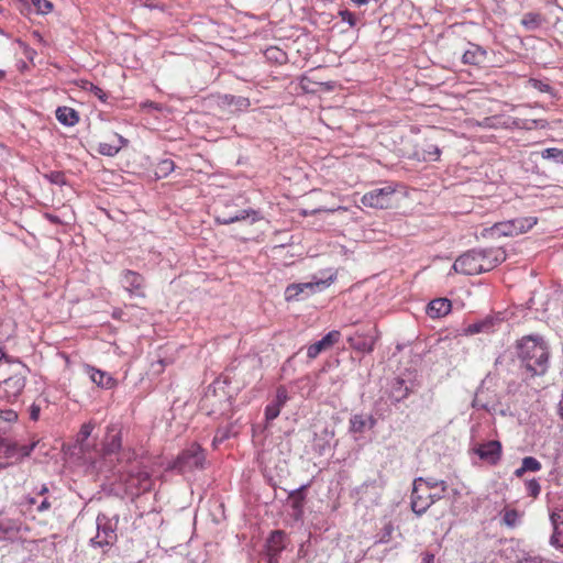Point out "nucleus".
I'll return each mask as SVG.
<instances>
[{
	"label": "nucleus",
	"instance_id": "obj_57",
	"mask_svg": "<svg viewBox=\"0 0 563 563\" xmlns=\"http://www.w3.org/2000/svg\"><path fill=\"white\" fill-rule=\"evenodd\" d=\"M443 493H434V494H431V499H432V504L435 503L437 500L441 499L442 498V495Z\"/></svg>",
	"mask_w": 563,
	"mask_h": 563
},
{
	"label": "nucleus",
	"instance_id": "obj_59",
	"mask_svg": "<svg viewBox=\"0 0 563 563\" xmlns=\"http://www.w3.org/2000/svg\"><path fill=\"white\" fill-rule=\"evenodd\" d=\"M350 1L358 7H362V5L367 4L369 0H350Z\"/></svg>",
	"mask_w": 563,
	"mask_h": 563
},
{
	"label": "nucleus",
	"instance_id": "obj_16",
	"mask_svg": "<svg viewBox=\"0 0 563 563\" xmlns=\"http://www.w3.org/2000/svg\"><path fill=\"white\" fill-rule=\"evenodd\" d=\"M122 446L121 429L117 424L107 428V434L103 442V455L111 456L117 454Z\"/></svg>",
	"mask_w": 563,
	"mask_h": 563
},
{
	"label": "nucleus",
	"instance_id": "obj_37",
	"mask_svg": "<svg viewBox=\"0 0 563 563\" xmlns=\"http://www.w3.org/2000/svg\"><path fill=\"white\" fill-rule=\"evenodd\" d=\"M529 85L540 92H547L552 96L554 95L553 88L545 81L532 78L529 80Z\"/></svg>",
	"mask_w": 563,
	"mask_h": 563
},
{
	"label": "nucleus",
	"instance_id": "obj_22",
	"mask_svg": "<svg viewBox=\"0 0 563 563\" xmlns=\"http://www.w3.org/2000/svg\"><path fill=\"white\" fill-rule=\"evenodd\" d=\"M451 311V301L446 298H438L432 300L427 307V313L431 318H440Z\"/></svg>",
	"mask_w": 563,
	"mask_h": 563
},
{
	"label": "nucleus",
	"instance_id": "obj_45",
	"mask_svg": "<svg viewBox=\"0 0 563 563\" xmlns=\"http://www.w3.org/2000/svg\"><path fill=\"white\" fill-rule=\"evenodd\" d=\"M339 15L341 16V20L343 22H346L350 26H355L356 25V16L351 11H349V10H341L339 12Z\"/></svg>",
	"mask_w": 563,
	"mask_h": 563
},
{
	"label": "nucleus",
	"instance_id": "obj_3",
	"mask_svg": "<svg viewBox=\"0 0 563 563\" xmlns=\"http://www.w3.org/2000/svg\"><path fill=\"white\" fill-rule=\"evenodd\" d=\"M205 461L206 456L201 446L192 443L178 455L170 467L184 474L202 468Z\"/></svg>",
	"mask_w": 563,
	"mask_h": 563
},
{
	"label": "nucleus",
	"instance_id": "obj_55",
	"mask_svg": "<svg viewBox=\"0 0 563 563\" xmlns=\"http://www.w3.org/2000/svg\"><path fill=\"white\" fill-rule=\"evenodd\" d=\"M5 415L7 421H15L18 419V415L14 411H8Z\"/></svg>",
	"mask_w": 563,
	"mask_h": 563
},
{
	"label": "nucleus",
	"instance_id": "obj_39",
	"mask_svg": "<svg viewBox=\"0 0 563 563\" xmlns=\"http://www.w3.org/2000/svg\"><path fill=\"white\" fill-rule=\"evenodd\" d=\"M288 400V393L284 386H279L276 390L275 399L272 401L274 405L283 408Z\"/></svg>",
	"mask_w": 563,
	"mask_h": 563
},
{
	"label": "nucleus",
	"instance_id": "obj_2",
	"mask_svg": "<svg viewBox=\"0 0 563 563\" xmlns=\"http://www.w3.org/2000/svg\"><path fill=\"white\" fill-rule=\"evenodd\" d=\"M537 218L523 217L508 221L497 222L483 230L485 238L516 236L532 229L537 224Z\"/></svg>",
	"mask_w": 563,
	"mask_h": 563
},
{
	"label": "nucleus",
	"instance_id": "obj_52",
	"mask_svg": "<svg viewBox=\"0 0 563 563\" xmlns=\"http://www.w3.org/2000/svg\"><path fill=\"white\" fill-rule=\"evenodd\" d=\"M217 221L221 224H231V223H234L235 221L233 220V216L232 217H218L217 218Z\"/></svg>",
	"mask_w": 563,
	"mask_h": 563
},
{
	"label": "nucleus",
	"instance_id": "obj_41",
	"mask_svg": "<svg viewBox=\"0 0 563 563\" xmlns=\"http://www.w3.org/2000/svg\"><path fill=\"white\" fill-rule=\"evenodd\" d=\"M93 428L91 422L84 423L78 432L77 441L84 443L91 435Z\"/></svg>",
	"mask_w": 563,
	"mask_h": 563
},
{
	"label": "nucleus",
	"instance_id": "obj_18",
	"mask_svg": "<svg viewBox=\"0 0 563 563\" xmlns=\"http://www.w3.org/2000/svg\"><path fill=\"white\" fill-rule=\"evenodd\" d=\"M340 339L339 331H330L321 340L311 344L307 350V356L309 358H316L322 351L335 344Z\"/></svg>",
	"mask_w": 563,
	"mask_h": 563
},
{
	"label": "nucleus",
	"instance_id": "obj_25",
	"mask_svg": "<svg viewBox=\"0 0 563 563\" xmlns=\"http://www.w3.org/2000/svg\"><path fill=\"white\" fill-rule=\"evenodd\" d=\"M411 393V388L407 385V383L402 378H395L390 384V397L399 402L408 397Z\"/></svg>",
	"mask_w": 563,
	"mask_h": 563
},
{
	"label": "nucleus",
	"instance_id": "obj_33",
	"mask_svg": "<svg viewBox=\"0 0 563 563\" xmlns=\"http://www.w3.org/2000/svg\"><path fill=\"white\" fill-rule=\"evenodd\" d=\"M261 219L258 211L255 210H240L233 216V220L235 222L238 221H244L250 220L251 223H254Z\"/></svg>",
	"mask_w": 563,
	"mask_h": 563
},
{
	"label": "nucleus",
	"instance_id": "obj_7",
	"mask_svg": "<svg viewBox=\"0 0 563 563\" xmlns=\"http://www.w3.org/2000/svg\"><path fill=\"white\" fill-rule=\"evenodd\" d=\"M396 189L391 185L375 188L363 195L361 202L371 208H389L393 205Z\"/></svg>",
	"mask_w": 563,
	"mask_h": 563
},
{
	"label": "nucleus",
	"instance_id": "obj_9",
	"mask_svg": "<svg viewBox=\"0 0 563 563\" xmlns=\"http://www.w3.org/2000/svg\"><path fill=\"white\" fill-rule=\"evenodd\" d=\"M453 269L464 275L482 274L483 264H479V249L460 255L453 264Z\"/></svg>",
	"mask_w": 563,
	"mask_h": 563
},
{
	"label": "nucleus",
	"instance_id": "obj_60",
	"mask_svg": "<svg viewBox=\"0 0 563 563\" xmlns=\"http://www.w3.org/2000/svg\"><path fill=\"white\" fill-rule=\"evenodd\" d=\"M277 555L278 554H275L274 552H268L269 563H276L277 562Z\"/></svg>",
	"mask_w": 563,
	"mask_h": 563
},
{
	"label": "nucleus",
	"instance_id": "obj_30",
	"mask_svg": "<svg viewBox=\"0 0 563 563\" xmlns=\"http://www.w3.org/2000/svg\"><path fill=\"white\" fill-rule=\"evenodd\" d=\"M521 514L517 509H508L505 508L503 510V523L507 527L514 528L516 527L520 521Z\"/></svg>",
	"mask_w": 563,
	"mask_h": 563
},
{
	"label": "nucleus",
	"instance_id": "obj_4",
	"mask_svg": "<svg viewBox=\"0 0 563 563\" xmlns=\"http://www.w3.org/2000/svg\"><path fill=\"white\" fill-rule=\"evenodd\" d=\"M332 282L333 277L331 276L328 279H316L307 283L291 284L287 286L285 290V299L287 301L303 300L308 296L325 289Z\"/></svg>",
	"mask_w": 563,
	"mask_h": 563
},
{
	"label": "nucleus",
	"instance_id": "obj_61",
	"mask_svg": "<svg viewBox=\"0 0 563 563\" xmlns=\"http://www.w3.org/2000/svg\"><path fill=\"white\" fill-rule=\"evenodd\" d=\"M519 563H543V562L537 558H533V559L525 560L523 562H519Z\"/></svg>",
	"mask_w": 563,
	"mask_h": 563
},
{
	"label": "nucleus",
	"instance_id": "obj_54",
	"mask_svg": "<svg viewBox=\"0 0 563 563\" xmlns=\"http://www.w3.org/2000/svg\"><path fill=\"white\" fill-rule=\"evenodd\" d=\"M236 106H239V107H241V108H242V107L246 108V107H249V106H250V101H249V99H246V98L239 97V98L236 99Z\"/></svg>",
	"mask_w": 563,
	"mask_h": 563
},
{
	"label": "nucleus",
	"instance_id": "obj_8",
	"mask_svg": "<svg viewBox=\"0 0 563 563\" xmlns=\"http://www.w3.org/2000/svg\"><path fill=\"white\" fill-rule=\"evenodd\" d=\"M120 284L131 298H144L146 283L145 278L137 272L124 269L120 274Z\"/></svg>",
	"mask_w": 563,
	"mask_h": 563
},
{
	"label": "nucleus",
	"instance_id": "obj_11",
	"mask_svg": "<svg viewBox=\"0 0 563 563\" xmlns=\"http://www.w3.org/2000/svg\"><path fill=\"white\" fill-rule=\"evenodd\" d=\"M376 340L377 331L375 328L369 329L366 333L355 332L347 339L350 346L362 353H371Z\"/></svg>",
	"mask_w": 563,
	"mask_h": 563
},
{
	"label": "nucleus",
	"instance_id": "obj_28",
	"mask_svg": "<svg viewBox=\"0 0 563 563\" xmlns=\"http://www.w3.org/2000/svg\"><path fill=\"white\" fill-rule=\"evenodd\" d=\"M38 441H33L29 445H19V444H12L8 446L7 454L11 457L16 456L18 459L26 457L29 456L35 446L37 445Z\"/></svg>",
	"mask_w": 563,
	"mask_h": 563
},
{
	"label": "nucleus",
	"instance_id": "obj_6",
	"mask_svg": "<svg viewBox=\"0 0 563 563\" xmlns=\"http://www.w3.org/2000/svg\"><path fill=\"white\" fill-rule=\"evenodd\" d=\"M97 534L90 540L93 547L106 548L115 543L117 536V521L112 522L106 515H98L97 517Z\"/></svg>",
	"mask_w": 563,
	"mask_h": 563
},
{
	"label": "nucleus",
	"instance_id": "obj_44",
	"mask_svg": "<svg viewBox=\"0 0 563 563\" xmlns=\"http://www.w3.org/2000/svg\"><path fill=\"white\" fill-rule=\"evenodd\" d=\"M440 148L437 145H429L426 154L423 155L424 161H437L440 156Z\"/></svg>",
	"mask_w": 563,
	"mask_h": 563
},
{
	"label": "nucleus",
	"instance_id": "obj_53",
	"mask_svg": "<svg viewBox=\"0 0 563 563\" xmlns=\"http://www.w3.org/2000/svg\"><path fill=\"white\" fill-rule=\"evenodd\" d=\"M45 218H46L49 222H52V223H55V224H59V223H62V221L59 220V218H58L57 216H55V214L46 213V214H45Z\"/></svg>",
	"mask_w": 563,
	"mask_h": 563
},
{
	"label": "nucleus",
	"instance_id": "obj_36",
	"mask_svg": "<svg viewBox=\"0 0 563 563\" xmlns=\"http://www.w3.org/2000/svg\"><path fill=\"white\" fill-rule=\"evenodd\" d=\"M175 168V164L172 159H163L158 163L156 174L158 177H166L168 176Z\"/></svg>",
	"mask_w": 563,
	"mask_h": 563
},
{
	"label": "nucleus",
	"instance_id": "obj_15",
	"mask_svg": "<svg viewBox=\"0 0 563 563\" xmlns=\"http://www.w3.org/2000/svg\"><path fill=\"white\" fill-rule=\"evenodd\" d=\"M501 322L503 318L499 314L487 316L482 320L468 324L465 332L467 334L490 333L494 332Z\"/></svg>",
	"mask_w": 563,
	"mask_h": 563
},
{
	"label": "nucleus",
	"instance_id": "obj_47",
	"mask_svg": "<svg viewBox=\"0 0 563 563\" xmlns=\"http://www.w3.org/2000/svg\"><path fill=\"white\" fill-rule=\"evenodd\" d=\"M230 437V431L225 428L219 429L216 433L213 442H223Z\"/></svg>",
	"mask_w": 563,
	"mask_h": 563
},
{
	"label": "nucleus",
	"instance_id": "obj_56",
	"mask_svg": "<svg viewBox=\"0 0 563 563\" xmlns=\"http://www.w3.org/2000/svg\"><path fill=\"white\" fill-rule=\"evenodd\" d=\"M48 492H49V489H48L47 485L43 484L41 486L40 490L37 492V495L38 496H45V495L48 494Z\"/></svg>",
	"mask_w": 563,
	"mask_h": 563
},
{
	"label": "nucleus",
	"instance_id": "obj_32",
	"mask_svg": "<svg viewBox=\"0 0 563 563\" xmlns=\"http://www.w3.org/2000/svg\"><path fill=\"white\" fill-rule=\"evenodd\" d=\"M290 503L294 509V516L296 518L300 517L302 514L303 498L299 489L290 494Z\"/></svg>",
	"mask_w": 563,
	"mask_h": 563
},
{
	"label": "nucleus",
	"instance_id": "obj_50",
	"mask_svg": "<svg viewBox=\"0 0 563 563\" xmlns=\"http://www.w3.org/2000/svg\"><path fill=\"white\" fill-rule=\"evenodd\" d=\"M267 56L268 58H275L276 60L279 59V56L280 57H285L284 53H282L279 49L277 48H271L267 51Z\"/></svg>",
	"mask_w": 563,
	"mask_h": 563
},
{
	"label": "nucleus",
	"instance_id": "obj_20",
	"mask_svg": "<svg viewBox=\"0 0 563 563\" xmlns=\"http://www.w3.org/2000/svg\"><path fill=\"white\" fill-rule=\"evenodd\" d=\"M3 387L9 398H15L25 387V377L21 374H14L3 380Z\"/></svg>",
	"mask_w": 563,
	"mask_h": 563
},
{
	"label": "nucleus",
	"instance_id": "obj_27",
	"mask_svg": "<svg viewBox=\"0 0 563 563\" xmlns=\"http://www.w3.org/2000/svg\"><path fill=\"white\" fill-rule=\"evenodd\" d=\"M285 540L286 534L283 531H273L267 539V552L278 554L285 548Z\"/></svg>",
	"mask_w": 563,
	"mask_h": 563
},
{
	"label": "nucleus",
	"instance_id": "obj_1",
	"mask_svg": "<svg viewBox=\"0 0 563 563\" xmlns=\"http://www.w3.org/2000/svg\"><path fill=\"white\" fill-rule=\"evenodd\" d=\"M517 355L527 372L543 375L549 367V347L539 335H526L517 342Z\"/></svg>",
	"mask_w": 563,
	"mask_h": 563
},
{
	"label": "nucleus",
	"instance_id": "obj_26",
	"mask_svg": "<svg viewBox=\"0 0 563 563\" xmlns=\"http://www.w3.org/2000/svg\"><path fill=\"white\" fill-rule=\"evenodd\" d=\"M114 137L117 139V142H113V143L100 142L99 143L98 152L101 155H104V156L117 155L126 142L121 135L115 134Z\"/></svg>",
	"mask_w": 563,
	"mask_h": 563
},
{
	"label": "nucleus",
	"instance_id": "obj_24",
	"mask_svg": "<svg viewBox=\"0 0 563 563\" xmlns=\"http://www.w3.org/2000/svg\"><path fill=\"white\" fill-rule=\"evenodd\" d=\"M21 529V521L0 516V534L4 538L11 539L15 537Z\"/></svg>",
	"mask_w": 563,
	"mask_h": 563
},
{
	"label": "nucleus",
	"instance_id": "obj_42",
	"mask_svg": "<svg viewBox=\"0 0 563 563\" xmlns=\"http://www.w3.org/2000/svg\"><path fill=\"white\" fill-rule=\"evenodd\" d=\"M526 490L529 496L537 498L541 492L540 483L534 478L527 481L526 482Z\"/></svg>",
	"mask_w": 563,
	"mask_h": 563
},
{
	"label": "nucleus",
	"instance_id": "obj_35",
	"mask_svg": "<svg viewBox=\"0 0 563 563\" xmlns=\"http://www.w3.org/2000/svg\"><path fill=\"white\" fill-rule=\"evenodd\" d=\"M541 155L545 159H552L555 163L563 164V150L550 147V148L543 150Z\"/></svg>",
	"mask_w": 563,
	"mask_h": 563
},
{
	"label": "nucleus",
	"instance_id": "obj_63",
	"mask_svg": "<svg viewBox=\"0 0 563 563\" xmlns=\"http://www.w3.org/2000/svg\"><path fill=\"white\" fill-rule=\"evenodd\" d=\"M59 178H62V175H60V174H56V175H54V177L52 178V180H53L54 183H58V181H59Z\"/></svg>",
	"mask_w": 563,
	"mask_h": 563
},
{
	"label": "nucleus",
	"instance_id": "obj_38",
	"mask_svg": "<svg viewBox=\"0 0 563 563\" xmlns=\"http://www.w3.org/2000/svg\"><path fill=\"white\" fill-rule=\"evenodd\" d=\"M280 410L282 408L274 405L273 402L268 404L266 407H265V421L266 423H271L273 420H275L279 413H280Z\"/></svg>",
	"mask_w": 563,
	"mask_h": 563
},
{
	"label": "nucleus",
	"instance_id": "obj_31",
	"mask_svg": "<svg viewBox=\"0 0 563 563\" xmlns=\"http://www.w3.org/2000/svg\"><path fill=\"white\" fill-rule=\"evenodd\" d=\"M521 24L529 31H533L541 25V16L537 13H526L521 19Z\"/></svg>",
	"mask_w": 563,
	"mask_h": 563
},
{
	"label": "nucleus",
	"instance_id": "obj_58",
	"mask_svg": "<svg viewBox=\"0 0 563 563\" xmlns=\"http://www.w3.org/2000/svg\"><path fill=\"white\" fill-rule=\"evenodd\" d=\"M122 314H123V311L121 309H114L112 312V317L114 319H120Z\"/></svg>",
	"mask_w": 563,
	"mask_h": 563
},
{
	"label": "nucleus",
	"instance_id": "obj_13",
	"mask_svg": "<svg viewBox=\"0 0 563 563\" xmlns=\"http://www.w3.org/2000/svg\"><path fill=\"white\" fill-rule=\"evenodd\" d=\"M506 260L503 249H479V264H483V273L489 272Z\"/></svg>",
	"mask_w": 563,
	"mask_h": 563
},
{
	"label": "nucleus",
	"instance_id": "obj_43",
	"mask_svg": "<svg viewBox=\"0 0 563 563\" xmlns=\"http://www.w3.org/2000/svg\"><path fill=\"white\" fill-rule=\"evenodd\" d=\"M86 89L91 92L93 96H96L99 100L101 101H106L107 98H108V95L107 92H104L100 87L96 86L95 84L92 82H89L88 84V87H86Z\"/></svg>",
	"mask_w": 563,
	"mask_h": 563
},
{
	"label": "nucleus",
	"instance_id": "obj_29",
	"mask_svg": "<svg viewBox=\"0 0 563 563\" xmlns=\"http://www.w3.org/2000/svg\"><path fill=\"white\" fill-rule=\"evenodd\" d=\"M541 470V463L533 456L522 459L521 466L515 471L516 477H521L526 472H538Z\"/></svg>",
	"mask_w": 563,
	"mask_h": 563
},
{
	"label": "nucleus",
	"instance_id": "obj_10",
	"mask_svg": "<svg viewBox=\"0 0 563 563\" xmlns=\"http://www.w3.org/2000/svg\"><path fill=\"white\" fill-rule=\"evenodd\" d=\"M410 499L411 509L418 516L423 515L432 505L431 493L422 487V477L415 479Z\"/></svg>",
	"mask_w": 563,
	"mask_h": 563
},
{
	"label": "nucleus",
	"instance_id": "obj_64",
	"mask_svg": "<svg viewBox=\"0 0 563 563\" xmlns=\"http://www.w3.org/2000/svg\"><path fill=\"white\" fill-rule=\"evenodd\" d=\"M4 76V73L2 70H0V78H2Z\"/></svg>",
	"mask_w": 563,
	"mask_h": 563
},
{
	"label": "nucleus",
	"instance_id": "obj_14",
	"mask_svg": "<svg viewBox=\"0 0 563 563\" xmlns=\"http://www.w3.org/2000/svg\"><path fill=\"white\" fill-rule=\"evenodd\" d=\"M550 521L553 527V532L550 537L549 543L554 549L563 552V509H558L551 512Z\"/></svg>",
	"mask_w": 563,
	"mask_h": 563
},
{
	"label": "nucleus",
	"instance_id": "obj_19",
	"mask_svg": "<svg viewBox=\"0 0 563 563\" xmlns=\"http://www.w3.org/2000/svg\"><path fill=\"white\" fill-rule=\"evenodd\" d=\"M86 373L89 375L91 382L98 387L111 389L115 385V379L104 371L87 365Z\"/></svg>",
	"mask_w": 563,
	"mask_h": 563
},
{
	"label": "nucleus",
	"instance_id": "obj_34",
	"mask_svg": "<svg viewBox=\"0 0 563 563\" xmlns=\"http://www.w3.org/2000/svg\"><path fill=\"white\" fill-rule=\"evenodd\" d=\"M423 486H426V489H424L426 492H429L430 489L438 488V487L441 488L442 493H445L448 489L446 482H444L442 479H437L433 477H429V478L422 477V487Z\"/></svg>",
	"mask_w": 563,
	"mask_h": 563
},
{
	"label": "nucleus",
	"instance_id": "obj_46",
	"mask_svg": "<svg viewBox=\"0 0 563 563\" xmlns=\"http://www.w3.org/2000/svg\"><path fill=\"white\" fill-rule=\"evenodd\" d=\"M541 126V128H544V121L543 120H529V119H526L522 121V125L521 128H525V129H533V128H537V126Z\"/></svg>",
	"mask_w": 563,
	"mask_h": 563
},
{
	"label": "nucleus",
	"instance_id": "obj_51",
	"mask_svg": "<svg viewBox=\"0 0 563 563\" xmlns=\"http://www.w3.org/2000/svg\"><path fill=\"white\" fill-rule=\"evenodd\" d=\"M35 504H36V498L33 497V496H30V495L24 496L23 500L21 501V505L32 506V505H35Z\"/></svg>",
	"mask_w": 563,
	"mask_h": 563
},
{
	"label": "nucleus",
	"instance_id": "obj_23",
	"mask_svg": "<svg viewBox=\"0 0 563 563\" xmlns=\"http://www.w3.org/2000/svg\"><path fill=\"white\" fill-rule=\"evenodd\" d=\"M55 114L58 122L65 126H74L79 121L78 112L70 107H58Z\"/></svg>",
	"mask_w": 563,
	"mask_h": 563
},
{
	"label": "nucleus",
	"instance_id": "obj_48",
	"mask_svg": "<svg viewBox=\"0 0 563 563\" xmlns=\"http://www.w3.org/2000/svg\"><path fill=\"white\" fill-rule=\"evenodd\" d=\"M52 508V503L47 497H45L36 507V510L38 512H45L48 511Z\"/></svg>",
	"mask_w": 563,
	"mask_h": 563
},
{
	"label": "nucleus",
	"instance_id": "obj_62",
	"mask_svg": "<svg viewBox=\"0 0 563 563\" xmlns=\"http://www.w3.org/2000/svg\"><path fill=\"white\" fill-rule=\"evenodd\" d=\"M144 106H145V107H150V108H154V109H156V110L158 109V104H157V103H155V102H152V101H151V102H146V103H144Z\"/></svg>",
	"mask_w": 563,
	"mask_h": 563
},
{
	"label": "nucleus",
	"instance_id": "obj_12",
	"mask_svg": "<svg viewBox=\"0 0 563 563\" xmlns=\"http://www.w3.org/2000/svg\"><path fill=\"white\" fill-rule=\"evenodd\" d=\"M474 451L481 460L490 465H496L501 457V443L497 440H490L479 444Z\"/></svg>",
	"mask_w": 563,
	"mask_h": 563
},
{
	"label": "nucleus",
	"instance_id": "obj_21",
	"mask_svg": "<svg viewBox=\"0 0 563 563\" xmlns=\"http://www.w3.org/2000/svg\"><path fill=\"white\" fill-rule=\"evenodd\" d=\"M376 424V420L369 415H354L350 419V431L353 433H362L366 429H372Z\"/></svg>",
	"mask_w": 563,
	"mask_h": 563
},
{
	"label": "nucleus",
	"instance_id": "obj_40",
	"mask_svg": "<svg viewBox=\"0 0 563 563\" xmlns=\"http://www.w3.org/2000/svg\"><path fill=\"white\" fill-rule=\"evenodd\" d=\"M36 11L41 14H47L53 10V3L48 0H31Z\"/></svg>",
	"mask_w": 563,
	"mask_h": 563
},
{
	"label": "nucleus",
	"instance_id": "obj_5",
	"mask_svg": "<svg viewBox=\"0 0 563 563\" xmlns=\"http://www.w3.org/2000/svg\"><path fill=\"white\" fill-rule=\"evenodd\" d=\"M125 490L131 496H139L152 488L153 481L150 473L141 466H132L125 478Z\"/></svg>",
	"mask_w": 563,
	"mask_h": 563
},
{
	"label": "nucleus",
	"instance_id": "obj_49",
	"mask_svg": "<svg viewBox=\"0 0 563 563\" xmlns=\"http://www.w3.org/2000/svg\"><path fill=\"white\" fill-rule=\"evenodd\" d=\"M41 407L36 404H32L30 407V419L36 421L40 418Z\"/></svg>",
	"mask_w": 563,
	"mask_h": 563
},
{
	"label": "nucleus",
	"instance_id": "obj_17",
	"mask_svg": "<svg viewBox=\"0 0 563 563\" xmlns=\"http://www.w3.org/2000/svg\"><path fill=\"white\" fill-rule=\"evenodd\" d=\"M487 54L484 47L470 43L462 56V62L467 65L481 66L487 62Z\"/></svg>",
	"mask_w": 563,
	"mask_h": 563
}]
</instances>
